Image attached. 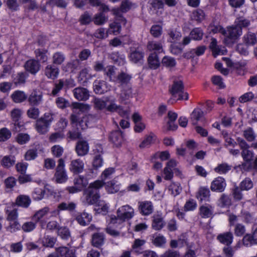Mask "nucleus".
Masks as SVG:
<instances>
[{"label": "nucleus", "instance_id": "1", "mask_svg": "<svg viewBox=\"0 0 257 257\" xmlns=\"http://www.w3.org/2000/svg\"><path fill=\"white\" fill-rule=\"evenodd\" d=\"M116 214V216L114 215L110 216L111 223H121L132 218L134 216V209L128 205H125L117 210Z\"/></svg>", "mask_w": 257, "mask_h": 257}, {"label": "nucleus", "instance_id": "2", "mask_svg": "<svg viewBox=\"0 0 257 257\" xmlns=\"http://www.w3.org/2000/svg\"><path fill=\"white\" fill-rule=\"evenodd\" d=\"M103 185V182L101 180H96L89 185L88 188L85 191V199L87 204H93L98 201L100 197L98 189L101 188Z\"/></svg>", "mask_w": 257, "mask_h": 257}, {"label": "nucleus", "instance_id": "3", "mask_svg": "<svg viewBox=\"0 0 257 257\" xmlns=\"http://www.w3.org/2000/svg\"><path fill=\"white\" fill-rule=\"evenodd\" d=\"M219 32L225 36L224 42L229 45L233 43L242 34V29L236 25L227 28V30L220 28Z\"/></svg>", "mask_w": 257, "mask_h": 257}, {"label": "nucleus", "instance_id": "4", "mask_svg": "<svg viewBox=\"0 0 257 257\" xmlns=\"http://www.w3.org/2000/svg\"><path fill=\"white\" fill-rule=\"evenodd\" d=\"M184 86L182 81H174L170 87L169 91L173 98L178 97V100H188V93L183 91Z\"/></svg>", "mask_w": 257, "mask_h": 257}, {"label": "nucleus", "instance_id": "5", "mask_svg": "<svg viewBox=\"0 0 257 257\" xmlns=\"http://www.w3.org/2000/svg\"><path fill=\"white\" fill-rule=\"evenodd\" d=\"M65 163L63 159H59L58 165L56 169V172L54 176V180L57 183H63L65 182L67 179L66 171L65 170Z\"/></svg>", "mask_w": 257, "mask_h": 257}, {"label": "nucleus", "instance_id": "6", "mask_svg": "<svg viewBox=\"0 0 257 257\" xmlns=\"http://www.w3.org/2000/svg\"><path fill=\"white\" fill-rule=\"evenodd\" d=\"M52 117L45 115L37 120L36 124V128L40 134H44L48 131L49 126L52 121Z\"/></svg>", "mask_w": 257, "mask_h": 257}, {"label": "nucleus", "instance_id": "7", "mask_svg": "<svg viewBox=\"0 0 257 257\" xmlns=\"http://www.w3.org/2000/svg\"><path fill=\"white\" fill-rule=\"evenodd\" d=\"M43 93L41 91L33 90L28 97L29 104L32 106H38L43 100Z\"/></svg>", "mask_w": 257, "mask_h": 257}, {"label": "nucleus", "instance_id": "8", "mask_svg": "<svg viewBox=\"0 0 257 257\" xmlns=\"http://www.w3.org/2000/svg\"><path fill=\"white\" fill-rule=\"evenodd\" d=\"M40 66L39 62L33 59L28 60L25 64L26 70L32 74H36L40 70Z\"/></svg>", "mask_w": 257, "mask_h": 257}, {"label": "nucleus", "instance_id": "9", "mask_svg": "<svg viewBox=\"0 0 257 257\" xmlns=\"http://www.w3.org/2000/svg\"><path fill=\"white\" fill-rule=\"evenodd\" d=\"M225 186L226 183L224 178L218 177L212 182L210 188L213 191L221 192L224 191Z\"/></svg>", "mask_w": 257, "mask_h": 257}, {"label": "nucleus", "instance_id": "10", "mask_svg": "<svg viewBox=\"0 0 257 257\" xmlns=\"http://www.w3.org/2000/svg\"><path fill=\"white\" fill-rule=\"evenodd\" d=\"M74 96L78 100H86L88 99L89 93L88 90L83 87H77L73 90Z\"/></svg>", "mask_w": 257, "mask_h": 257}, {"label": "nucleus", "instance_id": "11", "mask_svg": "<svg viewBox=\"0 0 257 257\" xmlns=\"http://www.w3.org/2000/svg\"><path fill=\"white\" fill-rule=\"evenodd\" d=\"M59 73V69L53 64H49L44 69V74L49 79H55Z\"/></svg>", "mask_w": 257, "mask_h": 257}, {"label": "nucleus", "instance_id": "12", "mask_svg": "<svg viewBox=\"0 0 257 257\" xmlns=\"http://www.w3.org/2000/svg\"><path fill=\"white\" fill-rule=\"evenodd\" d=\"M76 152L79 156H83L86 155L89 151V145L88 143L83 140L77 142L76 148Z\"/></svg>", "mask_w": 257, "mask_h": 257}, {"label": "nucleus", "instance_id": "13", "mask_svg": "<svg viewBox=\"0 0 257 257\" xmlns=\"http://www.w3.org/2000/svg\"><path fill=\"white\" fill-rule=\"evenodd\" d=\"M131 78L132 76L124 72H121L118 74L114 81L116 83H118L120 86L124 87L127 86V85Z\"/></svg>", "mask_w": 257, "mask_h": 257}, {"label": "nucleus", "instance_id": "14", "mask_svg": "<svg viewBox=\"0 0 257 257\" xmlns=\"http://www.w3.org/2000/svg\"><path fill=\"white\" fill-rule=\"evenodd\" d=\"M84 168V163L80 159L73 160L71 161L69 169L74 173H80Z\"/></svg>", "mask_w": 257, "mask_h": 257}, {"label": "nucleus", "instance_id": "15", "mask_svg": "<svg viewBox=\"0 0 257 257\" xmlns=\"http://www.w3.org/2000/svg\"><path fill=\"white\" fill-rule=\"evenodd\" d=\"M109 140L116 147L120 146L123 142L122 133L120 131L111 132L109 136Z\"/></svg>", "mask_w": 257, "mask_h": 257}, {"label": "nucleus", "instance_id": "16", "mask_svg": "<svg viewBox=\"0 0 257 257\" xmlns=\"http://www.w3.org/2000/svg\"><path fill=\"white\" fill-rule=\"evenodd\" d=\"M104 235L102 233L96 232L92 235L91 243L94 247H100L104 244Z\"/></svg>", "mask_w": 257, "mask_h": 257}, {"label": "nucleus", "instance_id": "17", "mask_svg": "<svg viewBox=\"0 0 257 257\" xmlns=\"http://www.w3.org/2000/svg\"><path fill=\"white\" fill-rule=\"evenodd\" d=\"M129 58L134 63H142L143 62L144 53L138 50H132Z\"/></svg>", "mask_w": 257, "mask_h": 257}, {"label": "nucleus", "instance_id": "18", "mask_svg": "<svg viewBox=\"0 0 257 257\" xmlns=\"http://www.w3.org/2000/svg\"><path fill=\"white\" fill-rule=\"evenodd\" d=\"M153 205L151 202L144 201L139 203V209L141 214L148 215L153 212Z\"/></svg>", "mask_w": 257, "mask_h": 257}, {"label": "nucleus", "instance_id": "19", "mask_svg": "<svg viewBox=\"0 0 257 257\" xmlns=\"http://www.w3.org/2000/svg\"><path fill=\"white\" fill-rule=\"evenodd\" d=\"M148 5L150 11L153 14H158V10L162 9L164 7V3L162 0H149Z\"/></svg>", "mask_w": 257, "mask_h": 257}, {"label": "nucleus", "instance_id": "20", "mask_svg": "<svg viewBox=\"0 0 257 257\" xmlns=\"http://www.w3.org/2000/svg\"><path fill=\"white\" fill-rule=\"evenodd\" d=\"M76 219L80 225L85 226L91 221L92 216L86 212H83L78 214Z\"/></svg>", "mask_w": 257, "mask_h": 257}, {"label": "nucleus", "instance_id": "21", "mask_svg": "<svg viewBox=\"0 0 257 257\" xmlns=\"http://www.w3.org/2000/svg\"><path fill=\"white\" fill-rule=\"evenodd\" d=\"M11 98L15 103H21L25 101L28 96L24 91L17 90L11 95Z\"/></svg>", "mask_w": 257, "mask_h": 257}, {"label": "nucleus", "instance_id": "22", "mask_svg": "<svg viewBox=\"0 0 257 257\" xmlns=\"http://www.w3.org/2000/svg\"><path fill=\"white\" fill-rule=\"evenodd\" d=\"M149 67L153 69L159 67L160 64V60L156 53H151L148 59Z\"/></svg>", "mask_w": 257, "mask_h": 257}, {"label": "nucleus", "instance_id": "23", "mask_svg": "<svg viewBox=\"0 0 257 257\" xmlns=\"http://www.w3.org/2000/svg\"><path fill=\"white\" fill-rule=\"evenodd\" d=\"M243 243L246 246L257 244V228L254 231L252 235L246 234L243 237Z\"/></svg>", "mask_w": 257, "mask_h": 257}, {"label": "nucleus", "instance_id": "24", "mask_svg": "<svg viewBox=\"0 0 257 257\" xmlns=\"http://www.w3.org/2000/svg\"><path fill=\"white\" fill-rule=\"evenodd\" d=\"M58 208L60 211H74L76 207V204L73 202H62L58 204Z\"/></svg>", "mask_w": 257, "mask_h": 257}, {"label": "nucleus", "instance_id": "25", "mask_svg": "<svg viewBox=\"0 0 257 257\" xmlns=\"http://www.w3.org/2000/svg\"><path fill=\"white\" fill-rule=\"evenodd\" d=\"M203 112L200 108H195L191 114L190 119L193 125H196L197 122L203 117Z\"/></svg>", "mask_w": 257, "mask_h": 257}, {"label": "nucleus", "instance_id": "26", "mask_svg": "<svg viewBox=\"0 0 257 257\" xmlns=\"http://www.w3.org/2000/svg\"><path fill=\"white\" fill-rule=\"evenodd\" d=\"M72 107L73 109V113H79V112H85L90 109V106L88 104L79 102L73 103Z\"/></svg>", "mask_w": 257, "mask_h": 257}, {"label": "nucleus", "instance_id": "27", "mask_svg": "<svg viewBox=\"0 0 257 257\" xmlns=\"http://www.w3.org/2000/svg\"><path fill=\"white\" fill-rule=\"evenodd\" d=\"M217 238L220 242L229 245L232 242L233 235L231 232H226L223 234H219Z\"/></svg>", "mask_w": 257, "mask_h": 257}, {"label": "nucleus", "instance_id": "28", "mask_svg": "<svg viewBox=\"0 0 257 257\" xmlns=\"http://www.w3.org/2000/svg\"><path fill=\"white\" fill-rule=\"evenodd\" d=\"M31 202V199L28 196L21 195H19L16 200V203L19 206L27 208Z\"/></svg>", "mask_w": 257, "mask_h": 257}, {"label": "nucleus", "instance_id": "29", "mask_svg": "<svg viewBox=\"0 0 257 257\" xmlns=\"http://www.w3.org/2000/svg\"><path fill=\"white\" fill-rule=\"evenodd\" d=\"M253 182L248 177H246L239 184V188L241 190L249 191L253 187Z\"/></svg>", "mask_w": 257, "mask_h": 257}, {"label": "nucleus", "instance_id": "30", "mask_svg": "<svg viewBox=\"0 0 257 257\" xmlns=\"http://www.w3.org/2000/svg\"><path fill=\"white\" fill-rule=\"evenodd\" d=\"M168 116L169 118V121L167 122L168 125V130L174 131L178 127L177 125H172V123L175 122V120L177 118V114L175 112L172 111H169L168 113Z\"/></svg>", "mask_w": 257, "mask_h": 257}, {"label": "nucleus", "instance_id": "31", "mask_svg": "<svg viewBox=\"0 0 257 257\" xmlns=\"http://www.w3.org/2000/svg\"><path fill=\"white\" fill-rule=\"evenodd\" d=\"M52 59L53 64L61 65L64 62L65 56L61 52H56L53 54Z\"/></svg>", "mask_w": 257, "mask_h": 257}, {"label": "nucleus", "instance_id": "32", "mask_svg": "<svg viewBox=\"0 0 257 257\" xmlns=\"http://www.w3.org/2000/svg\"><path fill=\"white\" fill-rule=\"evenodd\" d=\"M80 67V62L78 59L74 60L67 63L64 67L66 71L74 72L75 70H78Z\"/></svg>", "mask_w": 257, "mask_h": 257}, {"label": "nucleus", "instance_id": "33", "mask_svg": "<svg viewBox=\"0 0 257 257\" xmlns=\"http://www.w3.org/2000/svg\"><path fill=\"white\" fill-rule=\"evenodd\" d=\"M210 196V191L208 189L205 187H201L199 189L197 198L200 199V201H209Z\"/></svg>", "mask_w": 257, "mask_h": 257}, {"label": "nucleus", "instance_id": "34", "mask_svg": "<svg viewBox=\"0 0 257 257\" xmlns=\"http://www.w3.org/2000/svg\"><path fill=\"white\" fill-rule=\"evenodd\" d=\"M74 185H75L80 191L85 188L88 184L86 179L81 176H79L74 180Z\"/></svg>", "mask_w": 257, "mask_h": 257}, {"label": "nucleus", "instance_id": "35", "mask_svg": "<svg viewBox=\"0 0 257 257\" xmlns=\"http://www.w3.org/2000/svg\"><path fill=\"white\" fill-rule=\"evenodd\" d=\"M168 190L173 196L179 195L181 191L182 188L179 183L172 182L168 187Z\"/></svg>", "mask_w": 257, "mask_h": 257}, {"label": "nucleus", "instance_id": "36", "mask_svg": "<svg viewBox=\"0 0 257 257\" xmlns=\"http://www.w3.org/2000/svg\"><path fill=\"white\" fill-rule=\"evenodd\" d=\"M222 135L224 139L225 147H235L237 145V142L231 137L227 132L223 131Z\"/></svg>", "mask_w": 257, "mask_h": 257}, {"label": "nucleus", "instance_id": "37", "mask_svg": "<svg viewBox=\"0 0 257 257\" xmlns=\"http://www.w3.org/2000/svg\"><path fill=\"white\" fill-rule=\"evenodd\" d=\"M147 48L150 51H155L158 53L163 52V47L161 43L156 41H150L147 45Z\"/></svg>", "mask_w": 257, "mask_h": 257}, {"label": "nucleus", "instance_id": "38", "mask_svg": "<svg viewBox=\"0 0 257 257\" xmlns=\"http://www.w3.org/2000/svg\"><path fill=\"white\" fill-rule=\"evenodd\" d=\"M89 3L94 7H99V10L103 12H107L110 10L108 6L102 3L101 0H89Z\"/></svg>", "mask_w": 257, "mask_h": 257}, {"label": "nucleus", "instance_id": "39", "mask_svg": "<svg viewBox=\"0 0 257 257\" xmlns=\"http://www.w3.org/2000/svg\"><path fill=\"white\" fill-rule=\"evenodd\" d=\"M46 193L44 188H36L32 193V197L35 200H42Z\"/></svg>", "mask_w": 257, "mask_h": 257}, {"label": "nucleus", "instance_id": "40", "mask_svg": "<svg viewBox=\"0 0 257 257\" xmlns=\"http://www.w3.org/2000/svg\"><path fill=\"white\" fill-rule=\"evenodd\" d=\"M22 111L19 108H15L11 111V116L13 121H15V126L20 127L19 123L17 122L21 118Z\"/></svg>", "mask_w": 257, "mask_h": 257}, {"label": "nucleus", "instance_id": "41", "mask_svg": "<svg viewBox=\"0 0 257 257\" xmlns=\"http://www.w3.org/2000/svg\"><path fill=\"white\" fill-rule=\"evenodd\" d=\"M190 36L192 39L199 41L202 39L203 32L200 28H196L191 31Z\"/></svg>", "mask_w": 257, "mask_h": 257}, {"label": "nucleus", "instance_id": "42", "mask_svg": "<svg viewBox=\"0 0 257 257\" xmlns=\"http://www.w3.org/2000/svg\"><path fill=\"white\" fill-rule=\"evenodd\" d=\"M106 189L109 193H115L119 191L120 189L119 184H117L114 181H111L107 182Z\"/></svg>", "mask_w": 257, "mask_h": 257}, {"label": "nucleus", "instance_id": "43", "mask_svg": "<svg viewBox=\"0 0 257 257\" xmlns=\"http://www.w3.org/2000/svg\"><path fill=\"white\" fill-rule=\"evenodd\" d=\"M191 18L192 20L200 23L204 19L205 14L202 10L198 9L192 13Z\"/></svg>", "mask_w": 257, "mask_h": 257}, {"label": "nucleus", "instance_id": "44", "mask_svg": "<svg viewBox=\"0 0 257 257\" xmlns=\"http://www.w3.org/2000/svg\"><path fill=\"white\" fill-rule=\"evenodd\" d=\"M243 136L248 142L255 140L256 135L251 127H249L243 132Z\"/></svg>", "mask_w": 257, "mask_h": 257}, {"label": "nucleus", "instance_id": "45", "mask_svg": "<svg viewBox=\"0 0 257 257\" xmlns=\"http://www.w3.org/2000/svg\"><path fill=\"white\" fill-rule=\"evenodd\" d=\"M169 38L168 41L171 43H175L179 41L181 38V34L177 30H172L169 33Z\"/></svg>", "mask_w": 257, "mask_h": 257}, {"label": "nucleus", "instance_id": "46", "mask_svg": "<svg viewBox=\"0 0 257 257\" xmlns=\"http://www.w3.org/2000/svg\"><path fill=\"white\" fill-rule=\"evenodd\" d=\"M164 225V223L163 218L159 216L154 217L153 223L152 227L156 230H159L161 229Z\"/></svg>", "mask_w": 257, "mask_h": 257}, {"label": "nucleus", "instance_id": "47", "mask_svg": "<svg viewBox=\"0 0 257 257\" xmlns=\"http://www.w3.org/2000/svg\"><path fill=\"white\" fill-rule=\"evenodd\" d=\"M123 87V89L120 93V98L122 100L128 99L133 96V93L131 87L129 86Z\"/></svg>", "mask_w": 257, "mask_h": 257}, {"label": "nucleus", "instance_id": "48", "mask_svg": "<svg viewBox=\"0 0 257 257\" xmlns=\"http://www.w3.org/2000/svg\"><path fill=\"white\" fill-rule=\"evenodd\" d=\"M107 21V17L103 14V12L96 14L93 20L94 24L97 25H102L106 23Z\"/></svg>", "mask_w": 257, "mask_h": 257}, {"label": "nucleus", "instance_id": "49", "mask_svg": "<svg viewBox=\"0 0 257 257\" xmlns=\"http://www.w3.org/2000/svg\"><path fill=\"white\" fill-rule=\"evenodd\" d=\"M94 90L97 94H102L106 91V84L104 81L95 82Z\"/></svg>", "mask_w": 257, "mask_h": 257}, {"label": "nucleus", "instance_id": "50", "mask_svg": "<svg viewBox=\"0 0 257 257\" xmlns=\"http://www.w3.org/2000/svg\"><path fill=\"white\" fill-rule=\"evenodd\" d=\"M49 208L48 207H45L42 209L37 211L33 216V219L38 222L41 218L46 215L49 211Z\"/></svg>", "mask_w": 257, "mask_h": 257}, {"label": "nucleus", "instance_id": "51", "mask_svg": "<svg viewBox=\"0 0 257 257\" xmlns=\"http://www.w3.org/2000/svg\"><path fill=\"white\" fill-rule=\"evenodd\" d=\"M47 51L41 50L40 49H36L35 51L36 57L38 59L37 61L45 62L48 60V57L46 55Z\"/></svg>", "mask_w": 257, "mask_h": 257}, {"label": "nucleus", "instance_id": "52", "mask_svg": "<svg viewBox=\"0 0 257 257\" xmlns=\"http://www.w3.org/2000/svg\"><path fill=\"white\" fill-rule=\"evenodd\" d=\"M12 136L11 131L6 127L0 129V142H5L9 140Z\"/></svg>", "mask_w": 257, "mask_h": 257}, {"label": "nucleus", "instance_id": "53", "mask_svg": "<svg viewBox=\"0 0 257 257\" xmlns=\"http://www.w3.org/2000/svg\"><path fill=\"white\" fill-rule=\"evenodd\" d=\"M244 42L247 45H253L256 42L254 34L248 33L244 36Z\"/></svg>", "mask_w": 257, "mask_h": 257}, {"label": "nucleus", "instance_id": "54", "mask_svg": "<svg viewBox=\"0 0 257 257\" xmlns=\"http://www.w3.org/2000/svg\"><path fill=\"white\" fill-rule=\"evenodd\" d=\"M15 158L13 156H5L2 161V164L5 167L10 168L15 163Z\"/></svg>", "mask_w": 257, "mask_h": 257}, {"label": "nucleus", "instance_id": "55", "mask_svg": "<svg viewBox=\"0 0 257 257\" xmlns=\"http://www.w3.org/2000/svg\"><path fill=\"white\" fill-rule=\"evenodd\" d=\"M200 214L203 217H210L213 213L211 206H202L200 207Z\"/></svg>", "mask_w": 257, "mask_h": 257}, {"label": "nucleus", "instance_id": "56", "mask_svg": "<svg viewBox=\"0 0 257 257\" xmlns=\"http://www.w3.org/2000/svg\"><path fill=\"white\" fill-rule=\"evenodd\" d=\"M27 114L28 116L31 118L36 119H37L40 114L39 109L35 107H30L27 111Z\"/></svg>", "mask_w": 257, "mask_h": 257}, {"label": "nucleus", "instance_id": "57", "mask_svg": "<svg viewBox=\"0 0 257 257\" xmlns=\"http://www.w3.org/2000/svg\"><path fill=\"white\" fill-rule=\"evenodd\" d=\"M56 103L57 106L61 109H64L70 106L69 101L62 97L57 98L56 99Z\"/></svg>", "mask_w": 257, "mask_h": 257}, {"label": "nucleus", "instance_id": "58", "mask_svg": "<svg viewBox=\"0 0 257 257\" xmlns=\"http://www.w3.org/2000/svg\"><path fill=\"white\" fill-rule=\"evenodd\" d=\"M133 5V4L129 0H123L121 2L119 10L122 13H125L131 10Z\"/></svg>", "mask_w": 257, "mask_h": 257}, {"label": "nucleus", "instance_id": "59", "mask_svg": "<svg viewBox=\"0 0 257 257\" xmlns=\"http://www.w3.org/2000/svg\"><path fill=\"white\" fill-rule=\"evenodd\" d=\"M153 243L156 246L162 247L166 244V240L163 235H159L154 237Z\"/></svg>", "mask_w": 257, "mask_h": 257}, {"label": "nucleus", "instance_id": "60", "mask_svg": "<svg viewBox=\"0 0 257 257\" xmlns=\"http://www.w3.org/2000/svg\"><path fill=\"white\" fill-rule=\"evenodd\" d=\"M235 23L236 26L242 29V28H245L249 26L250 21L245 18L239 17L236 19Z\"/></svg>", "mask_w": 257, "mask_h": 257}, {"label": "nucleus", "instance_id": "61", "mask_svg": "<svg viewBox=\"0 0 257 257\" xmlns=\"http://www.w3.org/2000/svg\"><path fill=\"white\" fill-rule=\"evenodd\" d=\"M150 33L153 37H159L162 34V28L159 25H153L150 29Z\"/></svg>", "mask_w": 257, "mask_h": 257}, {"label": "nucleus", "instance_id": "62", "mask_svg": "<svg viewBox=\"0 0 257 257\" xmlns=\"http://www.w3.org/2000/svg\"><path fill=\"white\" fill-rule=\"evenodd\" d=\"M36 227V223L32 221L25 222L21 228L25 232H29L32 231Z\"/></svg>", "mask_w": 257, "mask_h": 257}, {"label": "nucleus", "instance_id": "63", "mask_svg": "<svg viewBox=\"0 0 257 257\" xmlns=\"http://www.w3.org/2000/svg\"><path fill=\"white\" fill-rule=\"evenodd\" d=\"M231 169V166L226 163L219 165L215 168V171L220 174H224Z\"/></svg>", "mask_w": 257, "mask_h": 257}, {"label": "nucleus", "instance_id": "64", "mask_svg": "<svg viewBox=\"0 0 257 257\" xmlns=\"http://www.w3.org/2000/svg\"><path fill=\"white\" fill-rule=\"evenodd\" d=\"M30 136L27 134L20 133L17 137V142L20 145L26 144L30 140Z\"/></svg>", "mask_w": 257, "mask_h": 257}]
</instances>
